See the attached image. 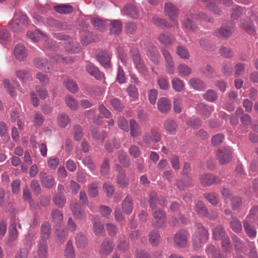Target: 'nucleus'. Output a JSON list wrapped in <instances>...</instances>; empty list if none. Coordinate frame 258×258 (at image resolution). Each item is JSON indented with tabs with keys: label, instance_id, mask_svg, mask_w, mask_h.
Here are the masks:
<instances>
[{
	"label": "nucleus",
	"instance_id": "obj_1",
	"mask_svg": "<svg viewBox=\"0 0 258 258\" xmlns=\"http://www.w3.org/2000/svg\"><path fill=\"white\" fill-rule=\"evenodd\" d=\"M255 217L258 220V207L254 208L250 210L249 215L246 218L243 223L244 230L250 237H254L256 235V231L253 225Z\"/></svg>",
	"mask_w": 258,
	"mask_h": 258
},
{
	"label": "nucleus",
	"instance_id": "obj_2",
	"mask_svg": "<svg viewBox=\"0 0 258 258\" xmlns=\"http://www.w3.org/2000/svg\"><path fill=\"white\" fill-rule=\"evenodd\" d=\"M208 231L202 226H198V231L194 234L192 237V245L194 249L201 248L203 243L208 239Z\"/></svg>",
	"mask_w": 258,
	"mask_h": 258
},
{
	"label": "nucleus",
	"instance_id": "obj_3",
	"mask_svg": "<svg viewBox=\"0 0 258 258\" xmlns=\"http://www.w3.org/2000/svg\"><path fill=\"white\" fill-rule=\"evenodd\" d=\"M27 37L30 38L33 42H38L40 37H42L44 40V46L48 49L54 50L55 49L54 45H52L51 42L47 39L46 36L40 32L39 31L36 30L35 31H28L27 33Z\"/></svg>",
	"mask_w": 258,
	"mask_h": 258
},
{
	"label": "nucleus",
	"instance_id": "obj_4",
	"mask_svg": "<svg viewBox=\"0 0 258 258\" xmlns=\"http://www.w3.org/2000/svg\"><path fill=\"white\" fill-rule=\"evenodd\" d=\"M152 215V224L154 226L158 228H162L165 226L167 220L165 211L157 209L153 212Z\"/></svg>",
	"mask_w": 258,
	"mask_h": 258
},
{
	"label": "nucleus",
	"instance_id": "obj_5",
	"mask_svg": "<svg viewBox=\"0 0 258 258\" xmlns=\"http://www.w3.org/2000/svg\"><path fill=\"white\" fill-rule=\"evenodd\" d=\"M161 140V135L155 128H152L150 133H145L143 137V141L146 144L149 145L152 142L156 143Z\"/></svg>",
	"mask_w": 258,
	"mask_h": 258
},
{
	"label": "nucleus",
	"instance_id": "obj_6",
	"mask_svg": "<svg viewBox=\"0 0 258 258\" xmlns=\"http://www.w3.org/2000/svg\"><path fill=\"white\" fill-rule=\"evenodd\" d=\"M28 24V17L22 14H16L15 15L14 20L10 24L11 28L15 32L21 30L20 25Z\"/></svg>",
	"mask_w": 258,
	"mask_h": 258
},
{
	"label": "nucleus",
	"instance_id": "obj_7",
	"mask_svg": "<svg viewBox=\"0 0 258 258\" xmlns=\"http://www.w3.org/2000/svg\"><path fill=\"white\" fill-rule=\"evenodd\" d=\"M39 176L41 185L43 187L51 189L55 184V178L52 175L44 171H41Z\"/></svg>",
	"mask_w": 258,
	"mask_h": 258
},
{
	"label": "nucleus",
	"instance_id": "obj_8",
	"mask_svg": "<svg viewBox=\"0 0 258 258\" xmlns=\"http://www.w3.org/2000/svg\"><path fill=\"white\" fill-rule=\"evenodd\" d=\"M217 159L221 164L228 163L232 157V152L229 147L220 148L217 153Z\"/></svg>",
	"mask_w": 258,
	"mask_h": 258
},
{
	"label": "nucleus",
	"instance_id": "obj_9",
	"mask_svg": "<svg viewBox=\"0 0 258 258\" xmlns=\"http://www.w3.org/2000/svg\"><path fill=\"white\" fill-rule=\"evenodd\" d=\"M200 183L204 186H209L220 182L221 179L212 174H202L199 177Z\"/></svg>",
	"mask_w": 258,
	"mask_h": 258
},
{
	"label": "nucleus",
	"instance_id": "obj_10",
	"mask_svg": "<svg viewBox=\"0 0 258 258\" xmlns=\"http://www.w3.org/2000/svg\"><path fill=\"white\" fill-rule=\"evenodd\" d=\"M187 232L180 231L174 235L173 241L177 246L180 248L185 247L187 243Z\"/></svg>",
	"mask_w": 258,
	"mask_h": 258
},
{
	"label": "nucleus",
	"instance_id": "obj_11",
	"mask_svg": "<svg viewBox=\"0 0 258 258\" xmlns=\"http://www.w3.org/2000/svg\"><path fill=\"white\" fill-rule=\"evenodd\" d=\"M196 109L204 119L208 118L214 111L213 106H208L204 103L197 104Z\"/></svg>",
	"mask_w": 258,
	"mask_h": 258
},
{
	"label": "nucleus",
	"instance_id": "obj_12",
	"mask_svg": "<svg viewBox=\"0 0 258 258\" xmlns=\"http://www.w3.org/2000/svg\"><path fill=\"white\" fill-rule=\"evenodd\" d=\"M163 55L166 62V71L168 74H172L175 71L173 60L169 52L165 48L162 49Z\"/></svg>",
	"mask_w": 258,
	"mask_h": 258
},
{
	"label": "nucleus",
	"instance_id": "obj_13",
	"mask_svg": "<svg viewBox=\"0 0 258 258\" xmlns=\"http://www.w3.org/2000/svg\"><path fill=\"white\" fill-rule=\"evenodd\" d=\"M113 247L112 241L107 238L105 239L101 244L99 253L102 256H107L112 251Z\"/></svg>",
	"mask_w": 258,
	"mask_h": 258
},
{
	"label": "nucleus",
	"instance_id": "obj_14",
	"mask_svg": "<svg viewBox=\"0 0 258 258\" xmlns=\"http://www.w3.org/2000/svg\"><path fill=\"white\" fill-rule=\"evenodd\" d=\"M196 211L199 215L206 216L211 219H215L217 217V214L215 213L213 216H211L208 212V210L205 205L202 202L199 201L196 205Z\"/></svg>",
	"mask_w": 258,
	"mask_h": 258
},
{
	"label": "nucleus",
	"instance_id": "obj_15",
	"mask_svg": "<svg viewBox=\"0 0 258 258\" xmlns=\"http://www.w3.org/2000/svg\"><path fill=\"white\" fill-rule=\"evenodd\" d=\"M165 14L169 17L171 20L174 21V25H176L175 18L178 15L177 9L171 3H167L164 6Z\"/></svg>",
	"mask_w": 258,
	"mask_h": 258
},
{
	"label": "nucleus",
	"instance_id": "obj_16",
	"mask_svg": "<svg viewBox=\"0 0 258 258\" xmlns=\"http://www.w3.org/2000/svg\"><path fill=\"white\" fill-rule=\"evenodd\" d=\"M118 174L116 176V182L118 185L121 187H125L128 184V179L126 177L125 172L121 167L117 165Z\"/></svg>",
	"mask_w": 258,
	"mask_h": 258
},
{
	"label": "nucleus",
	"instance_id": "obj_17",
	"mask_svg": "<svg viewBox=\"0 0 258 258\" xmlns=\"http://www.w3.org/2000/svg\"><path fill=\"white\" fill-rule=\"evenodd\" d=\"M90 20L92 25L97 29L100 31L105 30L109 22L108 20H104L97 17L91 18Z\"/></svg>",
	"mask_w": 258,
	"mask_h": 258
},
{
	"label": "nucleus",
	"instance_id": "obj_18",
	"mask_svg": "<svg viewBox=\"0 0 258 258\" xmlns=\"http://www.w3.org/2000/svg\"><path fill=\"white\" fill-rule=\"evenodd\" d=\"M133 199L131 196L127 195L122 202V209L126 214H130L133 209Z\"/></svg>",
	"mask_w": 258,
	"mask_h": 258
},
{
	"label": "nucleus",
	"instance_id": "obj_19",
	"mask_svg": "<svg viewBox=\"0 0 258 258\" xmlns=\"http://www.w3.org/2000/svg\"><path fill=\"white\" fill-rule=\"evenodd\" d=\"M158 109L163 113L168 112L171 108V105L168 99L166 98H160L157 102Z\"/></svg>",
	"mask_w": 258,
	"mask_h": 258
},
{
	"label": "nucleus",
	"instance_id": "obj_20",
	"mask_svg": "<svg viewBox=\"0 0 258 258\" xmlns=\"http://www.w3.org/2000/svg\"><path fill=\"white\" fill-rule=\"evenodd\" d=\"M27 51L25 47L22 44L16 46L14 49V55L17 59L19 61L24 60L27 56Z\"/></svg>",
	"mask_w": 258,
	"mask_h": 258
},
{
	"label": "nucleus",
	"instance_id": "obj_21",
	"mask_svg": "<svg viewBox=\"0 0 258 258\" xmlns=\"http://www.w3.org/2000/svg\"><path fill=\"white\" fill-rule=\"evenodd\" d=\"M234 31L233 27L231 26H222L217 32L218 37L227 38L231 35Z\"/></svg>",
	"mask_w": 258,
	"mask_h": 258
},
{
	"label": "nucleus",
	"instance_id": "obj_22",
	"mask_svg": "<svg viewBox=\"0 0 258 258\" xmlns=\"http://www.w3.org/2000/svg\"><path fill=\"white\" fill-rule=\"evenodd\" d=\"M148 236L149 241L152 245L157 246L159 245L161 240V236L158 230H152L149 233Z\"/></svg>",
	"mask_w": 258,
	"mask_h": 258
},
{
	"label": "nucleus",
	"instance_id": "obj_23",
	"mask_svg": "<svg viewBox=\"0 0 258 258\" xmlns=\"http://www.w3.org/2000/svg\"><path fill=\"white\" fill-rule=\"evenodd\" d=\"M123 11L125 14L133 18L136 19L138 17L139 10L134 5H127L124 7Z\"/></svg>",
	"mask_w": 258,
	"mask_h": 258
},
{
	"label": "nucleus",
	"instance_id": "obj_24",
	"mask_svg": "<svg viewBox=\"0 0 258 258\" xmlns=\"http://www.w3.org/2000/svg\"><path fill=\"white\" fill-rule=\"evenodd\" d=\"M131 135L133 137H137L141 135V130L139 124L133 119L130 120Z\"/></svg>",
	"mask_w": 258,
	"mask_h": 258
},
{
	"label": "nucleus",
	"instance_id": "obj_25",
	"mask_svg": "<svg viewBox=\"0 0 258 258\" xmlns=\"http://www.w3.org/2000/svg\"><path fill=\"white\" fill-rule=\"evenodd\" d=\"M97 59L100 63L105 68L109 67L110 57L108 52L104 51L99 53Z\"/></svg>",
	"mask_w": 258,
	"mask_h": 258
},
{
	"label": "nucleus",
	"instance_id": "obj_26",
	"mask_svg": "<svg viewBox=\"0 0 258 258\" xmlns=\"http://www.w3.org/2000/svg\"><path fill=\"white\" fill-rule=\"evenodd\" d=\"M86 70L88 73L97 79L100 80L103 78V74L100 73L98 68L92 64H89L86 67Z\"/></svg>",
	"mask_w": 258,
	"mask_h": 258
},
{
	"label": "nucleus",
	"instance_id": "obj_27",
	"mask_svg": "<svg viewBox=\"0 0 258 258\" xmlns=\"http://www.w3.org/2000/svg\"><path fill=\"white\" fill-rule=\"evenodd\" d=\"M66 49L69 52L76 53L79 52L81 50L80 45L78 43L74 42L72 39L70 42H66Z\"/></svg>",
	"mask_w": 258,
	"mask_h": 258
},
{
	"label": "nucleus",
	"instance_id": "obj_28",
	"mask_svg": "<svg viewBox=\"0 0 258 258\" xmlns=\"http://www.w3.org/2000/svg\"><path fill=\"white\" fill-rule=\"evenodd\" d=\"M110 31L112 34H118L121 31L122 24L119 20H112L109 22Z\"/></svg>",
	"mask_w": 258,
	"mask_h": 258
},
{
	"label": "nucleus",
	"instance_id": "obj_29",
	"mask_svg": "<svg viewBox=\"0 0 258 258\" xmlns=\"http://www.w3.org/2000/svg\"><path fill=\"white\" fill-rule=\"evenodd\" d=\"M65 102L67 106L70 109L75 110L78 109L79 106L78 102L76 99L71 95H68L66 96Z\"/></svg>",
	"mask_w": 258,
	"mask_h": 258
},
{
	"label": "nucleus",
	"instance_id": "obj_30",
	"mask_svg": "<svg viewBox=\"0 0 258 258\" xmlns=\"http://www.w3.org/2000/svg\"><path fill=\"white\" fill-rule=\"evenodd\" d=\"M38 254L40 258H46L47 255V243L45 239H41L38 243Z\"/></svg>",
	"mask_w": 258,
	"mask_h": 258
},
{
	"label": "nucleus",
	"instance_id": "obj_31",
	"mask_svg": "<svg viewBox=\"0 0 258 258\" xmlns=\"http://www.w3.org/2000/svg\"><path fill=\"white\" fill-rule=\"evenodd\" d=\"M189 84L191 87L197 90H202L205 88L204 82L197 78H191L190 79Z\"/></svg>",
	"mask_w": 258,
	"mask_h": 258
},
{
	"label": "nucleus",
	"instance_id": "obj_32",
	"mask_svg": "<svg viewBox=\"0 0 258 258\" xmlns=\"http://www.w3.org/2000/svg\"><path fill=\"white\" fill-rule=\"evenodd\" d=\"M34 64L37 68L41 70L50 69L48 61L45 58H36L34 60Z\"/></svg>",
	"mask_w": 258,
	"mask_h": 258
},
{
	"label": "nucleus",
	"instance_id": "obj_33",
	"mask_svg": "<svg viewBox=\"0 0 258 258\" xmlns=\"http://www.w3.org/2000/svg\"><path fill=\"white\" fill-rule=\"evenodd\" d=\"M226 235L223 227L221 225L217 226L213 230V237L215 240H220Z\"/></svg>",
	"mask_w": 258,
	"mask_h": 258
},
{
	"label": "nucleus",
	"instance_id": "obj_34",
	"mask_svg": "<svg viewBox=\"0 0 258 258\" xmlns=\"http://www.w3.org/2000/svg\"><path fill=\"white\" fill-rule=\"evenodd\" d=\"M64 85L66 88L72 93H75L78 90V87L77 83L70 79H67L64 81Z\"/></svg>",
	"mask_w": 258,
	"mask_h": 258
},
{
	"label": "nucleus",
	"instance_id": "obj_35",
	"mask_svg": "<svg viewBox=\"0 0 258 258\" xmlns=\"http://www.w3.org/2000/svg\"><path fill=\"white\" fill-rule=\"evenodd\" d=\"M217 0H202L206 5L207 8L215 14H219L221 10L216 5V1Z\"/></svg>",
	"mask_w": 258,
	"mask_h": 258
},
{
	"label": "nucleus",
	"instance_id": "obj_36",
	"mask_svg": "<svg viewBox=\"0 0 258 258\" xmlns=\"http://www.w3.org/2000/svg\"><path fill=\"white\" fill-rule=\"evenodd\" d=\"M177 72L182 77L186 76L191 74V70L185 64H180L177 67Z\"/></svg>",
	"mask_w": 258,
	"mask_h": 258
},
{
	"label": "nucleus",
	"instance_id": "obj_37",
	"mask_svg": "<svg viewBox=\"0 0 258 258\" xmlns=\"http://www.w3.org/2000/svg\"><path fill=\"white\" fill-rule=\"evenodd\" d=\"M54 9L56 12L60 14H69L73 11V7L67 5L54 6Z\"/></svg>",
	"mask_w": 258,
	"mask_h": 258
},
{
	"label": "nucleus",
	"instance_id": "obj_38",
	"mask_svg": "<svg viewBox=\"0 0 258 258\" xmlns=\"http://www.w3.org/2000/svg\"><path fill=\"white\" fill-rule=\"evenodd\" d=\"M71 209L73 215L77 219H82L85 217V212L81 210L78 204L73 205H71Z\"/></svg>",
	"mask_w": 258,
	"mask_h": 258
},
{
	"label": "nucleus",
	"instance_id": "obj_39",
	"mask_svg": "<svg viewBox=\"0 0 258 258\" xmlns=\"http://www.w3.org/2000/svg\"><path fill=\"white\" fill-rule=\"evenodd\" d=\"M50 232V225L47 223L45 222L41 226V239H45L46 241V239L48 238L49 234Z\"/></svg>",
	"mask_w": 258,
	"mask_h": 258
},
{
	"label": "nucleus",
	"instance_id": "obj_40",
	"mask_svg": "<svg viewBox=\"0 0 258 258\" xmlns=\"http://www.w3.org/2000/svg\"><path fill=\"white\" fill-rule=\"evenodd\" d=\"M173 89L177 92H181L183 90L184 84L182 81L178 78H174L172 81Z\"/></svg>",
	"mask_w": 258,
	"mask_h": 258
},
{
	"label": "nucleus",
	"instance_id": "obj_41",
	"mask_svg": "<svg viewBox=\"0 0 258 258\" xmlns=\"http://www.w3.org/2000/svg\"><path fill=\"white\" fill-rule=\"evenodd\" d=\"M127 92L133 101H136L138 99V90L135 86L130 85L127 88Z\"/></svg>",
	"mask_w": 258,
	"mask_h": 258
},
{
	"label": "nucleus",
	"instance_id": "obj_42",
	"mask_svg": "<svg viewBox=\"0 0 258 258\" xmlns=\"http://www.w3.org/2000/svg\"><path fill=\"white\" fill-rule=\"evenodd\" d=\"M164 127L166 132L172 133L176 130L177 125L172 120H166L164 123Z\"/></svg>",
	"mask_w": 258,
	"mask_h": 258
},
{
	"label": "nucleus",
	"instance_id": "obj_43",
	"mask_svg": "<svg viewBox=\"0 0 258 258\" xmlns=\"http://www.w3.org/2000/svg\"><path fill=\"white\" fill-rule=\"evenodd\" d=\"M76 243L78 247H85L87 243L86 236L82 233L77 234L76 236Z\"/></svg>",
	"mask_w": 258,
	"mask_h": 258
},
{
	"label": "nucleus",
	"instance_id": "obj_44",
	"mask_svg": "<svg viewBox=\"0 0 258 258\" xmlns=\"http://www.w3.org/2000/svg\"><path fill=\"white\" fill-rule=\"evenodd\" d=\"M53 201L57 206L62 207L66 203V199L62 194L59 193L54 196Z\"/></svg>",
	"mask_w": 258,
	"mask_h": 258
},
{
	"label": "nucleus",
	"instance_id": "obj_45",
	"mask_svg": "<svg viewBox=\"0 0 258 258\" xmlns=\"http://www.w3.org/2000/svg\"><path fill=\"white\" fill-rule=\"evenodd\" d=\"M243 110L242 108L237 109L235 113L230 116V123L232 125H236L238 123V116L243 113Z\"/></svg>",
	"mask_w": 258,
	"mask_h": 258
},
{
	"label": "nucleus",
	"instance_id": "obj_46",
	"mask_svg": "<svg viewBox=\"0 0 258 258\" xmlns=\"http://www.w3.org/2000/svg\"><path fill=\"white\" fill-rule=\"evenodd\" d=\"M159 40L164 45L167 46L172 43L173 39L170 35L167 33H163L160 34Z\"/></svg>",
	"mask_w": 258,
	"mask_h": 258
},
{
	"label": "nucleus",
	"instance_id": "obj_47",
	"mask_svg": "<svg viewBox=\"0 0 258 258\" xmlns=\"http://www.w3.org/2000/svg\"><path fill=\"white\" fill-rule=\"evenodd\" d=\"M57 121L61 127H65L70 123L69 116L65 113H61L58 115Z\"/></svg>",
	"mask_w": 258,
	"mask_h": 258
},
{
	"label": "nucleus",
	"instance_id": "obj_48",
	"mask_svg": "<svg viewBox=\"0 0 258 258\" xmlns=\"http://www.w3.org/2000/svg\"><path fill=\"white\" fill-rule=\"evenodd\" d=\"M203 98L209 102H213L217 98V94L215 91L210 89L203 94Z\"/></svg>",
	"mask_w": 258,
	"mask_h": 258
},
{
	"label": "nucleus",
	"instance_id": "obj_49",
	"mask_svg": "<svg viewBox=\"0 0 258 258\" xmlns=\"http://www.w3.org/2000/svg\"><path fill=\"white\" fill-rule=\"evenodd\" d=\"M232 229L235 232H239L242 230V225L240 222L235 217H232L230 222Z\"/></svg>",
	"mask_w": 258,
	"mask_h": 258
},
{
	"label": "nucleus",
	"instance_id": "obj_50",
	"mask_svg": "<svg viewBox=\"0 0 258 258\" xmlns=\"http://www.w3.org/2000/svg\"><path fill=\"white\" fill-rule=\"evenodd\" d=\"M118 160L124 167H128L130 166V160L127 158L125 152L122 151H119Z\"/></svg>",
	"mask_w": 258,
	"mask_h": 258
},
{
	"label": "nucleus",
	"instance_id": "obj_51",
	"mask_svg": "<svg viewBox=\"0 0 258 258\" xmlns=\"http://www.w3.org/2000/svg\"><path fill=\"white\" fill-rule=\"evenodd\" d=\"M204 196L212 205L215 206L218 203V198L214 192L205 194Z\"/></svg>",
	"mask_w": 258,
	"mask_h": 258
},
{
	"label": "nucleus",
	"instance_id": "obj_52",
	"mask_svg": "<svg viewBox=\"0 0 258 258\" xmlns=\"http://www.w3.org/2000/svg\"><path fill=\"white\" fill-rule=\"evenodd\" d=\"M191 184V179L187 178L183 181V179L177 181L176 186L180 190H184L185 188L189 187Z\"/></svg>",
	"mask_w": 258,
	"mask_h": 258
},
{
	"label": "nucleus",
	"instance_id": "obj_53",
	"mask_svg": "<svg viewBox=\"0 0 258 258\" xmlns=\"http://www.w3.org/2000/svg\"><path fill=\"white\" fill-rule=\"evenodd\" d=\"M93 137L98 140L103 141L106 137V133L104 132H99L98 128H94L91 130Z\"/></svg>",
	"mask_w": 258,
	"mask_h": 258
},
{
	"label": "nucleus",
	"instance_id": "obj_54",
	"mask_svg": "<svg viewBox=\"0 0 258 258\" xmlns=\"http://www.w3.org/2000/svg\"><path fill=\"white\" fill-rule=\"evenodd\" d=\"M65 255L67 258H74L75 252L74 248L72 245V241L69 240L67 244L65 249Z\"/></svg>",
	"mask_w": 258,
	"mask_h": 258
},
{
	"label": "nucleus",
	"instance_id": "obj_55",
	"mask_svg": "<svg viewBox=\"0 0 258 258\" xmlns=\"http://www.w3.org/2000/svg\"><path fill=\"white\" fill-rule=\"evenodd\" d=\"M242 28L248 33L250 34H254V28L251 21H243L241 23Z\"/></svg>",
	"mask_w": 258,
	"mask_h": 258
},
{
	"label": "nucleus",
	"instance_id": "obj_56",
	"mask_svg": "<svg viewBox=\"0 0 258 258\" xmlns=\"http://www.w3.org/2000/svg\"><path fill=\"white\" fill-rule=\"evenodd\" d=\"M220 240H222V245L226 251L230 252L232 250L230 241L228 235H226Z\"/></svg>",
	"mask_w": 258,
	"mask_h": 258
},
{
	"label": "nucleus",
	"instance_id": "obj_57",
	"mask_svg": "<svg viewBox=\"0 0 258 258\" xmlns=\"http://www.w3.org/2000/svg\"><path fill=\"white\" fill-rule=\"evenodd\" d=\"M177 53L183 59H188L189 58V53L187 49L181 46L177 47Z\"/></svg>",
	"mask_w": 258,
	"mask_h": 258
},
{
	"label": "nucleus",
	"instance_id": "obj_58",
	"mask_svg": "<svg viewBox=\"0 0 258 258\" xmlns=\"http://www.w3.org/2000/svg\"><path fill=\"white\" fill-rule=\"evenodd\" d=\"M208 254H211L212 258H224V255H221L219 251L215 250V247L213 245L210 246L206 249Z\"/></svg>",
	"mask_w": 258,
	"mask_h": 258
},
{
	"label": "nucleus",
	"instance_id": "obj_59",
	"mask_svg": "<svg viewBox=\"0 0 258 258\" xmlns=\"http://www.w3.org/2000/svg\"><path fill=\"white\" fill-rule=\"evenodd\" d=\"M36 78L42 86H46L49 83V78L45 74L38 73L36 74Z\"/></svg>",
	"mask_w": 258,
	"mask_h": 258
},
{
	"label": "nucleus",
	"instance_id": "obj_60",
	"mask_svg": "<svg viewBox=\"0 0 258 258\" xmlns=\"http://www.w3.org/2000/svg\"><path fill=\"white\" fill-rule=\"evenodd\" d=\"M93 229L96 235H100L104 232V226L100 222H95L93 224Z\"/></svg>",
	"mask_w": 258,
	"mask_h": 258
},
{
	"label": "nucleus",
	"instance_id": "obj_61",
	"mask_svg": "<svg viewBox=\"0 0 258 258\" xmlns=\"http://www.w3.org/2000/svg\"><path fill=\"white\" fill-rule=\"evenodd\" d=\"M158 95V91L156 89H151L148 91V97L149 102L152 104H155Z\"/></svg>",
	"mask_w": 258,
	"mask_h": 258
},
{
	"label": "nucleus",
	"instance_id": "obj_62",
	"mask_svg": "<svg viewBox=\"0 0 258 258\" xmlns=\"http://www.w3.org/2000/svg\"><path fill=\"white\" fill-rule=\"evenodd\" d=\"M83 136L82 129L80 126L76 125L74 126V138L76 141H80L81 140Z\"/></svg>",
	"mask_w": 258,
	"mask_h": 258
},
{
	"label": "nucleus",
	"instance_id": "obj_63",
	"mask_svg": "<svg viewBox=\"0 0 258 258\" xmlns=\"http://www.w3.org/2000/svg\"><path fill=\"white\" fill-rule=\"evenodd\" d=\"M16 76L23 82H26L29 77V73L24 70H18L16 72Z\"/></svg>",
	"mask_w": 258,
	"mask_h": 258
},
{
	"label": "nucleus",
	"instance_id": "obj_64",
	"mask_svg": "<svg viewBox=\"0 0 258 258\" xmlns=\"http://www.w3.org/2000/svg\"><path fill=\"white\" fill-rule=\"evenodd\" d=\"M118 125L119 127L125 132L128 131V125L127 120L122 117H119L118 119Z\"/></svg>",
	"mask_w": 258,
	"mask_h": 258
}]
</instances>
